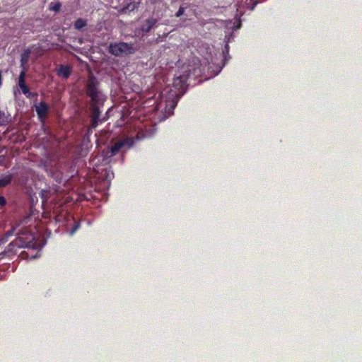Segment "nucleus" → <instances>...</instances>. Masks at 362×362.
Instances as JSON below:
<instances>
[{
	"label": "nucleus",
	"instance_id": "1",
	"mask_svg": "<svg viewBox=\"0 0 362 362\" xmlns=\"http://www.w3.org/2000/svg\"><path fill=\"white\" fill-rule=\"evenodd\" d=\"M17 238L10 243L6 247V252H16L18 248H31L37 247L36 238L34 233H30L28 229L24 228L20 232H17Z\"/></svg>",
	"mask_w": 362,
	"mask_h": 362
},
{
	"label": "nucleus",
	"instance_id": "2",
	"mask_svg": "<svg viewBox=\"0 0 362 362\" xmlns=\"http://www.w3.org/2000/svg\"><path fill=\"white\" fill-rule=\"evenodd\" d=\"M108 52L115 57H122L133 54L134 48L132 44L124 42H111L108 46Z\"/></svg>",
	"mask_w": 362,
	"mask_h": 362
},
{
	"label": "nucleus",
	"instance_id": "3",
	"mask_svg": "<svg viewBox=\"0 0 362 362\" xmlns=\"http://www.w3.org/2000/svg\"><path fill=\"white\" fill-rule=\"evenodd\" d=\"M86 92L90 98L91 102H102L101 94L98 88V81L93 76H89L87 80Z\"/></svg>",
	"mask_w": 362,
	"mask_h": 362
},
{
	"label": "nucleus",
	"instance_id": "4",
	"mask_svg": "<svg viewBox=\"0 0 362 362\" xmlns=\"http://www.w3.org/2000/svg\"><path fill=\"white\" fill-rule=\"evenodd\" d=\"M101 102H92L90 111V127L93 129H95L98 127L99 122H100V110L99 108V105Z\"/></svg>",
	"mask_w": 362,
	"mask_h": 362
},
{
	"label": "nucleus",
	"instance_id": "5",
	"mask_svg": "<svg viewBox=\"0 0 362 362\" xmlns=\"http://www.w3.org/2000/svg\"><path fill=\"white\" fill-rule=\"evenodd\" d=\"M189 76V73H185L179 76H176L173 79V87L178 90L180 93L183 94L186 91L187 88V81Z\"/></svg>",
	"mask_w": 362,
	"mask_h": 362
},
{
	"label": "nucleus",
	"instance_id": "6",
	"mask_svg": "<svg viewBox=\"0 0 362 362\" xmlns=\"http://www.w3.org/2000/svg\"><path fill=\"white\" fill-rule=\"evenodd\" d=\"M35 108L38 118L41 122H43L49 112L48 105L45 102L42 101L39 104L35 105Z\"/></svg>",
	"mask_w": 362,
	"mask_h": 362
},
{
	"label": "nucleus",
	"instance_id": "7",
	"mask_svg": "<svg viewBox=\"0 0 362 362\" xmlns=\"http://www.w3.org/2000/svg\"><path fill=\"white\" fill-rule=\"evenodd\" d=\"M124 143L122 141L116 142L115 144L107 148L106 151H103L105 157L110 158L116 155L119 151L124 146Z\"/></svg>",
	"mask_w": 362,
	"mask_h": 362
},
{
	"label": "nucleus",
	"instance_id": "8",
	"mask_svg": "<svg viewBox=\"0 0 362 362\" xmlns=\"http://www.w3.org/2000/svg\"><path fill=\"white\" fill-rule=\"evenodd\" d=\"M25 71H21L18 76V85L21 88L22 93L26 96L30 92V88L25 83Z\"/></svg>",
	"mask_w": 362,
	"mask_h": 362
},
{
	"label": "nucleus",
	"instance_id": "9",
	"mask_svg": "<svg viewBox=\"0 0 362 362\" xmlns=\"http://www.w3.org/2000/svg\"><path fill=\"white\" fill-rule=\"evenodd\" d=\"M157 19L156 18H148L141 25V30L144 33H149L151 29L156 25Z\"/></svg>",
	"mask_w": 362,
	"mask_h": 362
},
{
	"label": "nucleus",
	"instance_id": "10",
	"mask_svg": "<svg viewBox=\"0 0 362 362\" xmlns=\"http://www.w3.org/2000/svg\"><path fill=\"white\" fill-rule=\"evenodd\" d=\"M71 66L68 65H61L57 70V75L67 79L71 74Z\"/></svg>",
	"mask_w": 362,
	"mask_h": 362
},
{
	"label": "nucleus",
	"instance_id": "11",
	"mask_svg": "<svg viewBox=\"0 0 362 362\" xmlns=\"http://www.w3.org/2000/svg\"><path fill=\"white\" fill-rule=\"evenodd\" d=\"M13 180L11 174L0 176V188L5 187L10 185Z\"/></svg>",
	"mask_w": 362,
	"mask_h": 362
},
{
	"label": "nucleus",
	"instance_id": "12",
	"mask_svg": "<svg viewBox=\"0 0 362 362\" xmlns=\"http://www.w3.org/2000/svg\"><path fill=\"white\" fill-rule=\"evenodd\" d=\"M30 51L28 49L25 51L23 54H21V67L22 68V71H25V64L28 62L29 55H30Z\"/></svg>",
	"mask_w": 362,
	"mask_h": 362
},
{
	"label": "nucleus",
	"instance_id": "13",
	"mask_svg": "<svg viewBox=\"0 0 362 362\" xmlns=\"http://www.w3.org/2000/svg\"><path fill=\"white\" fill-rule=\"evenodd\" d=\"M17 229V226H12L10 230L6 232L4 236L0 239V242L4 243L8 241V239L13 236Z\"/></svg>",
	"mask_w": 362,
	"mask_h": 362
},
{
	"label": "nucleus",
	"instance_id": "14",
	"mask_svg": "<svg viewBox=\"0 0 362 362\" xmlns=\"http://www.w3.org/2000/svg\"><path fill=\"white\" fill-rule=\"evenodd\" d=\"M87 25V21L86 19L78 18L74 22V28L76 30H81Z\"/></svg>",
	"mask_w": 362,
	"mask_h": 362
},
{
	"label": "nucleus",
	"instance_id": "15",
	"mask_svg": "<svg viewBox=\"0 0 362 362\" xmlns=\"http://www.w3.org/2000/svg\"><path fill=\"white\" fill-rule=\"evenodd\" d=\"M62 4L60 2H57L55 4L51 3L49 7L50 11H53L54 12H59L61 9Z\"/></svg>",
	"mask_w": 362,
	"mask_h": 362
},
{
	"label": "nucleus",
	"instance_id": "16",
	"mask_svg": "<svg viewBox=\"0 0 362 362\" xmlns=\"http://www.w3.org/2000/svg\"><path fill=\"white\" fill-rule=\"evenodd\" d=\"M48 194H49V192H48V191L42 190V191L40 192V197H41V198L42 199L43 202H47V199H48Z\"/></svg>",
	"mask_w": 362,
	"mask_h": 362
},
{
	"label": "nucleus",
	"instance_id": "17",
	"mask_svg": "<svg viewBox=\"0 0 362 362\" xmlns=\"http://www.w3.org/2000/svg\"><path fill=\"white\" fill-rule=\"evenodd\" d=\"M38 96V93L37 92H29L28 94L26 95V98L29 99H36Z\"/></svg>",
	"mask_w": 362,
	"mask_h": 362
},
{
	"label": "nucleus",
	"instance_id": "18",
	"mask_svg": "<svg viewBox=\"0 0 362 362\" xmlns=\"http://www.w3.org/2000/svg\"><path fill=\"white\" fill-rule=\"evenodd\" d=\"M184 12H185V8H184V7H182V6H180V7L179 8L178 11L175 13V16L176 17H177V18H178V17H180L181 16H182V15H183Z\"/></svg>",
	"mask_w": 362,
	"mask_h": 362
},
{
	"label": "nucleus",
	"instance_id": "19",
	"mask_svg": "<svg viewBox=\"0 0 362 362\" xmlns=\"http://www.w3.org/2000/svg\"><path fill=\"white\" fill-rule=\"evenodd\" d=\"M7 204L6 198L3 196H0V209L4 207Z\"/></svg>",
	"mask_w": 362,
	"mask_h": 362
},
{
	"label": "nucleus",
	"instance_id": "20",
	"mask_svg": "<svg viewBox=\"0 0 362 362\" xmlns=\"http://www.w3.org/2000/svg\"><path fill=\"white\" fill-rule=\"evenodd\" d=\"M79 228H80V223H75L73 228L71 229V233H74V232H76Z\"/></svg>",
	"mask_w": 362,
	"mask_h": 362
}]
</instances>
